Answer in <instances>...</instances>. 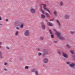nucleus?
Returning a JSON list of instances; mask_svg holds the SVG:
<instances>
[{"label":"nucleus","instance_id":"nucleus-37","mask_svg":"<svg viewBox=\"0 0 75 75\" xmlns=\"http://www.w3.org/2000/svg\"><path fill=\"white\" fill-rule=\"evenodd\" d=\"M4 70L5 71H7V69H6V68L4 69Z\"/></svg>","mask_w":75,"mask_h":75},{"label":"nucleus","instance_id":"nucleus-18","mask_svg":"<svg viewBox=\"0 0 75 75\" xmlns=\"http://www.w3.org/2000/svg\"><path fill=\"white\" fill-rule=\"evenodd\" d=\"M36 69L35 68L31 70V71H32V72H35V71H36Z\"/></svg>","mask_w":75,"mask_h":75},{"label":"nucleus","instance_id":"nucleus-29","mask_svg":"<svg viewBox=\"0 0 75 75\" xmlns=\"http://www.w3.org/2000/svg\"><path fill=\"white\" fill-rule=\"evenodd\" d=\"M70 33L71 34H74V32H72V31H71L70 32Z\"/></svg>","mask_w":75,"mask_h":75},{"label":"nucleus","instance_id":"nucleus-30","mask_svg":"<svg viewBox=\"0 0 75 75\" xmlns=\"http://www.w3.org/2000/svg\"><path fill=\"white\" fill-rule=\"evenodd\" d=\"M42 55V53H41L39 52L38 53V55H39V56H40V55Z\"/></svg>","mask_w":75,"mask_h":75},{"label":"nucleus","instance_id":"nucleus-27","mask_svg":"<svg viewBox=\"0 0 75 75\" xmlns=\"http://www.w3.org/2000/svg\"><path fill=\"white\" fill-rule=\"evenodd\" d=\"M70 52L72 54H74L75 53H74V50H71L70 51Z\"/></svg>","mask_w":75,"mask_h":75},{"label":"nucleus","instance_id":"nucleus-32","mask_svg":"<svg viewBox=\"0 0 75 75\" xmlns=\"http://www.w3.org/2000/svg\"><path fill=\"white\" fill-rule=\"evenodd\" d=\"M66 64H68L69 65L70 64V62H67L66 63Z\"/></svg>","mask_w":75,"mask_h":75},{"label":"nucleus","instance_id":"nucleus-45","mask_svg":"<svg viewBox=\"0 0 75 75\" xmlns=\"http://www.w3.org/2000/svg\"><path fill=\"white\" fill-rule=\"evenodd\" d=\"M46 21H48V20H46Z\"/></svg>","mask_w":75,"mask_h":75},{"label":"nucleus","instance_id":"nucleus-40","mask_svg":"<svg viewBox=\"0 0 75 75\" xmlns=\"http://www.w3.org/2000/svg\"><path fill=\"white\" fill-rule=\"evenodd\" d=\"M2 19V18H1V16H0V21H1V20Z\"/></svg>","mask_w":75,"mask_h":75},{"label":"nucleus","instance_id":"nucleus-31","mask_svg":"<svg viewBox=\"0 0 75 75\" xmlns=\"http://www.w3.org/2000/svg\"><path fill=\"white\" fill-rule=\"evenodd\" d=\"M4 65H7V62H5L4 63Z\"/></svg>","mask_w":75,"mask_h":75},{"label":"nucleus","instance_id":"nucleus-33","mask_svg":"<svg viewBox=\"0 0 75 75\" xmlns=\"http://www.w3.org/2000/svg\"><path fill=\"white\" fill-rule=\"evenodd\" d=\"M57 54H61V52H60L59 51H57Z\"/></svg>","mask_w":75,"mask_h":75},{"label":"nucleus","instance_id":"nucleus-14","mask_svg":"<svg viewBox=\"0 0 75 75\" xmlns=\"http://www.w3.org/2000/svg\"><path fill=\"white\" fill-rule=\"evenodd\" d=\"M39 39L40 40H41V41H42V40H44V37L42 36H40V37Z\"/></svg>","mask_w":75,"mask_h":75},{"label":"nucleus","instance_id":"nucleus-5","mask_svg":"<svg viewBox=\"0 0 75 75\" xmlns=\"http://www.w3.org/2000/svg\"><path fill=\"white\" fill-rule=\"evenodd\" d=\"M43 62L45 64H47L48 62V59L47 58H45L43 60Z\"/></svg>","mask_w":75,"mask_h":75},{"label":"nucleus","instance_id":"nucleus-9","mask_svg":"<svg viewBox=\"0 0 75 75\" xmlns=\"http://www.w3.org/2000/svg\"><path fill=\"white\" fill-rule=\"evenodd\" d=\"M49 31L50 32V33L51 34V38H54V36L52 35V32H51V30H50V29L49 30Z\"/></svg>","mask_w":75,"mask_h":75},{"label":"nucleus","instance_id":"nucleus-19","mask_svg":"<svg viewBox=\"0 0 75 75\" xmlns=\"http://www.w3.org/2000/svg\"><path fill=\"white\" fill-rule=\"evenodd\" d=\"M70 67H72L74 66H75V64L74 63H72L70 65Z\"/></svg>","mask_w":75,"mask_h":75},{"label":"nucleus","instance_id":"nucleus-26","mask_svg":"<svg viewBox=\"0 0 75 75\" xmlns=\"http://www.w3.org/2000/svg\"><path fill=\"white\" fill-rule=\"evenodd\" d=\"M54 14H55L54 16L57 17V12L56 11H54Z\"/></svg>","mask_w":75,"mask_h":75},{"label":"nucleus","instance_id":"nucleus-44","mask_svg":"<svg viewBox=\"0 0 75 75\" xmlns=\"http://www.w3.org/2000/svg\"><path fill=\"white\" fill-rule=\"evenodd\" d=\"M41 24H44V23H41Z\"/></svg>","mask_w":75,"mask_h":75},{"label":"nucleus","instance_id":"nucleus-34","mask_svg":"<svg viewBox=\"0 0 75 75\" xmlns=\"http://www.w3.org/2000/svg\"><path fill=\"white\" fill-rule=\"evenodd\" d=\"M6 49H7V50H9V47L7 46H6Z\"/></svg>","mask_w":75,"mask_h":75},{"label":"nucleus","instance_id":"nucleus-20","mask_svg":"<svg viewBox=\"0 0 75 75\" xmlns=\"http://www.w3.org/2000/svg\"><path fill=\"white\" fill-rule=\"evenodd\" d=\"M40 10L41 11H42L41 13H42V14H44V10H43V9H42L41 8H40Z\"/></svg>","mask_w":75,"mask_h":75},{"label":"nucleus","instance_id":"nucleus-8","mask_svg":"<svg viewBox=\"0 0 75 75\" xmlns=\"http://www.w3.org/2000/svg\"><path fill=\"white\" fill-rule=\"evenodd\" d=\"M62 54L63 56H64L65 58H68V55H67L66 54L64 53V52H62Z\"/></svg>","mask_w":75,"mask_h":75},{"label":"nucleus","instance_id":"nucleus-13","mask_svg":"<svg viewBox=\"0 0 75 75\" xmlns=\"http://www.w3.org/2000/svg\"><path fill=\"white\" fill-rule=\"evenodd\" d=\"M21 23V22H20V21H18L16 23H15V25H17V24H20V23Z\"/></svg>","mask_w":75,"mask_h":75},{"label":"nucleus","instance_id":"nucleus-22","mask_svg":"<svg viewBox=\"0 0 75 75\" xmlns=\"http://www.w3.org/2000/svg\"><path fill=\"white\" fill-rule=\"evenodd\" d=\"M24 68L25 69H28L29 68V67H28V66H26Z\"/></svg>","mask_w":75,"mask_h":75},{"label":"nucleus","instance_id":"nucleus-24","mask_svg":"<svg viewBox=\"0 0 75 75\" xmlns=\"http://www.w3.org/2000/svg\"><path fill=\"white\" fill-rule=\"evenodd\" d=\"M60 6H63V4H64V2L61 1L60 3Z\"/></svg>","mask_w":75,"mask_h":75},{"label":"nucleus","instance_id":"nucleus-15","mask_svg":"<svg viewBox=\"0 0 75 75\" xmlns=\"http://www.w3.org/2000/svg\"><path fill=\"white\" fill-rule=\"evenodd\" d=\"M48 51L46 50L44 52V54H48Z\"/></svg>","mask_w":75,"mask_h":75},{"label":"nucleus","instance_id":"nucleus-4","mask_svg":"<svg viewBox=\"0 0 75 75\" xmlns=\"http://www.w3.org/2000/svg\"><path fill=\"white\" fill-rule=\"evenodd\" d=\"M30 11L31 13L34 14V13H35L36 12V9H34L33 7H31Z\"/></svg>","mask_w":75,"mask_h":75},{"label":"nucleus","instance_id":"nucleus-16","mask_svg":"<svg viewBox=\"0 0 75 75\" xmlns=\"http://www.w3.org/2000/svg\"><path fill=\"white\" fill-rule=\"evenodd\" d=\"M45 14L46 15L47 17H50V15L48 14V13L47 12L45 13Z\"/></svg>","mask_w":75,"mask_h":75},{"label":"nucleus","instance_id":"nucleus-11","mask_svg":"<svg viewBox=\"0 0 75 75\" xmlns=\"http://www.w3.org/2000/svg\"><path fill=\"white\" fill-rule=\"evenodd\" d=\"M47 24L49 26H52V23H51L50 22H47Z\"/></svg>","mask_w":75,"mask_h":75},{"label":"nucleus","instance_id":"nucleus-3","mask_svg":"<svg viewBox=\"0 0 75 75\" xmlns=\"http://www.w3.org/2000/svg\"><path fill=\"white\" fill-rule=\"evenodd\" d=\"M30 32L29 30H26L24 33V35L25 37H27L30 35Z\"/></svg>","mask_w":75,"mask_h":75},{"label":"nucleus","instance_id":"nucleus-2","mask_svg":"<svg viewBox=\"0 0 75 75\" xmlns=\"http://www.w3.org/2000/svg\"><path fill=\"white\" fill-rule=\"evenodd\" d=\"M47 6V5L46 4H42L40 6V8H43L44 10H47L48 13H49V14H51V13L50 12V11H49V10L47 8H46L45 7H46V6Z\"/></svg>","mask_w":75,"mask_h":75},{"label":"nucleus","instance_id":"nucleus-21","mask_svg":"<svg viewBox=\"0 0 75 75\" xmlns=\"http://www.w3.org/2000/svg\"><path fill=\"white\" fill-rule=\"evenodd\" d=\"M18 31H16L15 33V36H17L18 35Z\"/></svg>","mask_w":75,"mask_h":75},{"label":"nucleus","instance_id":"nucleus-41","mask_svg":"<svg viewBox=\"0 0 75 75\" xmlns=\"http://www.w3.org/2000/svg\"><path fill=\"white\" fill-rule=\"evenodd\" d=\"M3 25V24L1 23H0V25Z\"/></svg>","mask_w":75,"mask_h":75},{"label":"nucleus","instance_id":"nucleus-25","mask_svg":"<svg viewBox=\"0 0 75 75\" xmlns=\"http://www.w3.org/2000/svg\"><path fill=\"white\" fill-rule=\"evenodd\" d=\"M24 26V24L22 23V24H21V25L20 26V28H23V27Z\"/></svg>","mask_w":75,"mask_h":75},{"label":"nucleus","instance_id":"nucleus-43","mask_svg":"<svg viewBox=\"0 0 75 75\" xmlns=\"http://www.w3.org/2000/svg\"><path fill=\"white\" fill-rule=\"evenodd\" d=\"M6 21H8V19H6Z\"/></svg>","mask_w":75,"mask_h":75},{"label":"nucleus","instance_id":"nucleus-39","mask_svg":"<svg viewBox=\"0 0 75 75\" xmlns=\"http://www.w3.org/2000/svg\"><path fill=\"white\" fill-rule=\"evenodd\" d=\"M67 47H69L70 46H69V45H67Z\"/></svg>","mask_w":75,"mask_h":75},{"label":"nucleus","instance_id":"nucleus-12","mask_svg":"<svg viewBox=\"0 0 75 75\" xmlns=\"http://www.w3.org/2000/svg\"><path fill=\"white\" fill-rule=\"evenodd\" d=\"M41 28L42 29L45 30V26L44 25H42L41 26Z\"/></svg>","mask_w":75,"mask_h":75},{"label":"nucleus","instance_id":"nucleus-7","mask_svg":"<svg viewBox=\"0 0 75 75\" xmlns=\"http://www.w3.org/2000/svg\"><path fill=\"white\" fill-rule=\"evenodd\" d=\"M4 58V55L2 54L1 52L0 51V58L2 59V58Z\"/></svg>","mask_w":75,"mask_h":75},{"label":"nucleus","instance_id":"nucleus-36","mask_svg":"<svg viewBox=\"0 0 75 75\" xmlns=\"http://www.w3.org/2000/svg\"><path fill=\"white\" fill-rule=\"evenodd\" d=\"M1 42H0V48H1Z\"/></svg>","mask_w":75,"mask_h":75},{"label":"nucleus","instance_id":"nucleus-23","mask_svg":"<svg viewBox=\"0 0 75 75\" xmlns=\"http://www.w3.org/2000/svg\"><path fill=\"white\" fill-rule=\"evenodd\" d=\"M57 23H58L59 26H61V23H60V22L59 21H58V20H57Z\"/></svg>","mask_w":75,"mask_h":75},{"label":"nucleus","instance_id":"nucleus-6","mask_svg":"<svg viewBox=\"0 0 75 75\" xmlns=\"http://www.w3.org/2000/svg\"><path fill=\"white\" fill-rule=\"evenodd\" d=\"M64 17L66 19H68L70 17V15L69 14H65Z\"/></svg>","mask_w":75,"mask_h":75},{"label":"nucleus","instance_id":"nucleus-17","mask_svg":"<svg viewBox=\"0 0 75 75\" xmlns=\"http://www.w3.org/2000/svg\"><path fill=\"white\" fill-rule=\"evenodd\" d=\"M35 75H38V71H35Z\"/></svg>","mask_w":75,"mask_h":75},{"label":"nucleus","instance_id":"nucleus-38","mask_svg":"<svg viewBox=\"0 0 75 75\" xmlns=\"http://www.w3.org/2000/svg\"><path fill=\"white\" fill-rule=\"evenodd\" d=\"M16 30H19L20 28H18V27H17L16 28Z\"/></svg>","mask_w":75,"mask_h":75},{"label":"nucleus","instance_id":"nucleus-1","mask_svg":"<svg viewBox=\"0 0 75 75\" xmlns=\"http://www.w3.org/2000/svg\"><path fill=\"white\" fill-rule=\"evenodd\" d=\"M53 30L56 32V33H55V34L57 35L59 39H60L61 40H64L65 38L61 35V33H60L58 32L55 29H53Z\"/></svg>","mask_w":75,"mask_h":75},{"label":"nucleus","instance_id":"nucleus-10","mask_svg":"<svg viewBox=\"0 0 75 75\" xmlns=\"http://www.w3.org/2000/svg\"><path fill=\"white\" fill-rule=\"evenodd\" d=\"M41 17L42 18V19H44L45 18V16L43 14H42L40 15Z\"/></svg>","mask_w":75,"mask_h":75},{"label":"nucleus","instance_id":"nucleus-35","mask_svg":"<svg viewBox=\"0 0 75 75\" xmlns=\"http://www.w3.org/2000/svg\"><path fill=\"white\" fill-rule=\"evenodd\" d=\"M54 18H53L52 19L50 20V21H54Z\"/></svg>","mask_w":75,"mask_h":75},{"label":"nucleus","instance_id":"nucleus-28","mask_svg":"<svg viewBox=\"0 0 75 75\" xmlns=\"http://www.w3.org/2000/svg\"><path fill=\"white\" fill-rule=\"evenodd\" d=\"M36 50L37 51H40V48H36Z\"/></svg>","mask_w":75,"mask_h":75},{"label":"nucleus","instance_id":"nucleus-42","mask_svg":"<svg viewBox=\"0 0 75 75\" xmlns=\"http://www.w3.org/2000/svg\"><path fill=\"white\" fill-rule=\"evenodd\" d=\"M54 42H55V43L57 42V41H54Z\"/></svg>","mask_w":75,"mask_h":75}]
</instances>
